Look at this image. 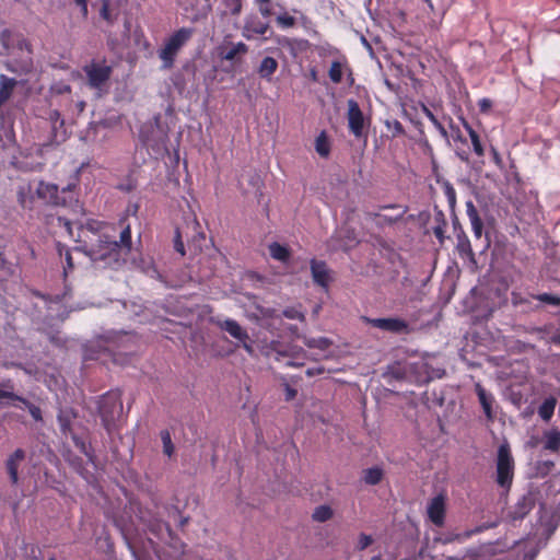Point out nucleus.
Instances as JSON below:
<instances>
[{
    "label": "nucleus",
    "instance_id": "obj_37",
    "mask_svg": "<svg viewBox=\"0 0 560 560\" xmlns=\"http://www.w3.org/2000/svg\"><path fill=\"white\" fill-rule=\"evenodd\" d=\"M160 435L163 444V453L171 457L175 452V446L172 442L171 434L167 430H163L161 431Z\"/></svg>",
    "mask_w": 560,
    "mask_h": 560
},
{
    "label": "nucleus",
    "instance_id": "obj_27",
    "mask_svg": "<svg viewBox=\"0 0 560 560\" xmlns=\"http://www.w3.org/2000/svg\"><path fill=\"white\" fill-rule=\"evenodd\" d=\"M545 448L551 452L560 450V432L556 429L549 430L545 433Z\"/></svg>",
    "mask_w": 560,
    "mask_h": 560
},
{
    "label": "nucleus",
    "instance_id": "obj_43",
    "mask_svg": "<svg viewBox=\"0 0 560 560\" xmlns=\"http://www.w3.org/2000/svg\"><path fill=\"white\" fill-rule=\"evenodd\" d=\"M535 299L549 305L560 306V296L552 295L550 293L538 294Z\"/></svg>",
    "mask_w": 560,
    "mask_h": 560
},
{
    "label": "nucleus",
    "instance_id": "obj_1",
    "mask_svg": "<svg viewBox=\"0 0 560 560\" xmlns=\"http://www.w3.org/2000/svg\"><path fill=\"white\" fill-rule=\"evenodd\" d=\"M75 187L74 183H70L59 190L56 184L43 179L30 180L18 186L16 198L25 210H34L37 202L51 207H70L78 202Z\"/></svg>",
    "mask_w": 560,
    "mask_h": 560
},
{
    "label": "nucleus",
    "instance_id": "obj_29",
    "mask_svg": "<svg viewBox=\"0 0 560 560\" xmlns=\"http://www.w3.org/2000/svg\"><path fill=\"white\" fill-rule=\"evenodd\" d=\"M383 478V470L378 467H371L363 470V481L366 485L375 486L381 482Z\"/></svg>",
    "mask_w": 560,
    "mask_h": 560
},
{
    "label": "nucleus",
    "instance_id": "obj_55",
    "mask_svg": "<svg viewBox=\"0 0 560 560\" xmlns=\"http://www.w3.org/2000/svg\"><path fill=\"white\" fill-rule=\"evenodd\" d=\"M62 119L61 114L57 109H51L48 113V121L50 125L56 124L58 120Z\"/></svg>",
    "mask_w": 560,
    "mask_h": 560
},
{
    "label": "nucleus",
    "instance_id": "obj_47",
    "mask_svg": "<svg viewBox=\"0 0 560 560\" xmlns=\"http://www.w3.org/2000/svg\"><path fill=\"white\" fill-rule=\"evenodd\" d=\"M163 529L166 530L168 533V535H171V527L165 522L158 521L154 524L150 525V530L153 534H155L156 536H159L162 533Z\"/></svg>",
    "mask_w": 560,
    "mask_h": 560
},
{
    "label": "nucleus",
    "instance_id": "obj_51",
    "mask_svg": "<svg viewBox=\"0 0 560 560\" xmlns=\"http://www.w3.org/2000/svg\"><path fill=\"white\" fill-rule=\"evenodd\" d=\"M372 544V538L369 535L361 534L359 537L358 548L364 550Z\"/></svg>",
    "mask_w": 560,
    "mask_h": 560
},
{
    "label": "nucleus",
    "instance_id": "obj_63",
    "mask_svg": "<svg viewBox=\"0 0 560 560\" xmlns=\"http://www.w3.org/2000/svg\"><path fill=\"white\" fill-rule=\"evenodd\" d=\"M456 154L463 162L469 161V153L467 151H457Z\"/></svg>",
    "mask_w": 560,
    "mask_h": 560
},
{
    "label": "nucleus",
    "instance_id": "obj_3",
    "mask_svg": "<svg viewBox=\"0 0 560 560\" xmlns=\"http://www.w3.org/2000/svg\"><path fill=\"white\" fill-rule=\"evenodd\" d=\"M132 248L131 229L127 224L120 232L119 241L109 240L108 236H100L97 244L89 249V256L93 261H103L108 266L118 265L130 254Z\"/></svg>",
    "mask_w": 560,
    "mask_h": 560
},
{
    "label": "nucleus",
    "instance_id": "obj_7",
    "mask_svg": "<svg viewBox=\"0 0 560 560\" xmlns=\"http://www.w3.org/2000/svg\"><path fill=\"white\" fill-rule=\"evenodd\" d=\"M362 320L375 328H378L384 331H388L392 334H409L410 327L407 320L398 317H387V318H370L366 316L362 317Z\"/></svg>",
    "mask_w": 560,
    "mask_h": 560
},
{
    "label": "nucleus",
    "instance_id": "obj_28",
    "mask_svg": "<svg viewBox=\"0 0 560 560\" xmlns=\"http://www.w3.org/2000/svg\"><path fill=\"white\" fill-rule=\"evenodd\" d=\"M269 253L273 259L282 262L287 261L290 258L289 249L277 242H273L269 245Z\"/></svg>",
    "mask_w": 560,
    "mask_h": 560
},
{
    "label": "nucleus",
    "instance_id": "obj_16",
    "mask_svg": "<svg viewBox=\"0 0 560 560\" xmlns=\"http://www.w3.org/2000/svg\"><path fill=\"white\" fill-rule=\"evenodd\" d=\"M248 52V46L243 42H238L236 44L223 45L219 48V57L222 60L233 61L236 60L238 56H244Z\"/></svg>",
    "mask_w": 560,
    "mask_h": 560
},
{
    "label": "nucleus",
    "instance_id": "obj_57",
    "mask_svg": "<svg viewBox=\"0 0 560 560\" xmlns=\"http://www.w3.org/2000/svg\"><path fill=\"white\" fill-rule=\"evenodd\" d=\"M107 46L110 50H116L118 47V40L112 33L107 35Z\"/></svg>",
    "mask_w": 560,
    "mask_h": 560
},
{
    "label": "nucleus",
    "instance_id": "obj_32",
    "mask_svg": "<svg viewBox=\"0 0 560 560\" xmlns=\"http://www.w3.org/2000/svg\"><path fill=\"white\" fill-rule=\"evenodd\" d=\"M345 63L340 60H334L328 71L331 82L338 84L342 81Z\"/></svg>",
    "mask_w": 560,
    "mask_h": 560
},
{
    "label": "nucleus",
    "instance_id": "obj_49",
    "mask_svg": "<svg viewBox=\"0 0 560 560\" xmlns=\"http://www.w3.org/2000/svg\"><path fill=\"white\" fill-rule=\"evenodd\" d=\"M466 213H467L469 221L480 218L478 210L471 200L466 202Z\"/></svg>",
    "mask_w": 560,
    "mask_h": 560
},
{
    "label": "nucleus",
    "instance_id": "obj_22",
    "mask_svg": "<svg viewBox=\"0 0 560 560\" xmlns=\"http://www.w3.org/2000/svg\"><path fill=\"white\" fill-rule=\"evenodd\" d=\"M69 138V132L65 127V119L58 120L56 124L50 125V144H61Z\"/></svg>",
    "mask_w": 560,
    "mask_h": 560
},
{
    "label": "nucleus",
    "instance_id": "obj_5",
    "mask_svg": "<svg viewBox=\"0 0 560 560\" xmlns=\"http://www.w3.org/2000/svg\"><path fill=\"white\" fill-rule=\"evenodd\" d=\"M195 31L192 27H182L175 31L159 50L163 69H171L174 66L178 51L190 40Z\"/></svg>",
    "mask_w": 560,
    "mask_h": 560
},
{
    "label": "nucleus",
    "instance_id": "obj_36",
    "mask_svg": "<svg viewBox=\"0 0 560 560\" xmlns=\"http://www.w3.org/2000/svg\"><path fill=\"white\" fill-rule=\"evenodd\" d=\"M11 399L13 401L23 400L22 396L13 393V385L10 381L4 382L0 386V399Z\"/></svg>",
    "mask_w": 560,
    "mask_h": 560
},
{
    "label": "nucleus",
    "instance_id": "obj_13",
    "mask_svg": "<svg viewBox=\"0 0 560 560\" xmlns=\"http://www.w3.org/2000/svg\"><path fill=\"white\" fill-rule=\"evenodd\" d=\"M310 267L313 282L325 291H328L332 277L331 270L328 268L327 264L323 260L313 258L310 261Z\"/></svg>",
    "mask_w": 560,
    "mask_h": 560
},
{
    "label": "nucleus",
    "instance_id": "obj_17",
    "mask_svg": "<svg viewBox=\"0 0 560 560\" xmlns=\"http://www.w3.org/2000/svg\"><path fill=\"white\" fill-rule=\"evenodd\" d=\"M25 458V452L22 448H18L13 452L12 455L5 462V468L10 476V480L12 485H18L19 482V466L21 462Z\"/></svg>",
    "mask_w": 560,
    "mask_h": 560
},
{
    "label": "nucleus",
    "instance_id": "obj_41",
    "mask_svg": "<svg viewBox=\"0 0 560 560\" xmlns=\"http://www.w3.org/2000/svg\"><path fill=\"white\" fill-rule=\"evenodd\" d=\"M424 114L425 116L429 118V120L433 124V126L438 129V131L440 132V135L443 137V138H447V130L445 129V127L439 121V119L434 116V114L428 109L427 107H424Z\"/></svg>",
    "mask_w": 560,
    "mask_h": 560
},
{
    "label": "nucleus",
    "instance_id": "obj_25",
    "mask_svg": "<svg viewBox=\"0 0 560 560\" xmlns=\"http://www.w3.org/2000/svg\"><path fill=\"white\" fill-rule=\"evenodd\" d=\"M75 418V415L72 409H60L57 416V420L60 427V430L63 434H67L71 430L72 420Z\"/></svg>",
    "mask_w": 560,
    "mask_h": 560
},
{
    "label": "nucleus",
    "instance_id": "obj_30",
    "mask_svg": "<svg viewBox=\"0 0 560 560\" xmlns=\"http://www.w3.org/2000/svg\"><path fill=\"white\" fill-rule=\"evenodd\" d=\"M315 150L322 158H328L330 153V143L325 131H322L315 140Z\"/></svg>",
    "mask_w": 560,
    "mask_h": 560
},
{
    "label": "nucleus",
    "instance_id": "obj_4",
    "mask_svg": "<svg viewBox=\"0 0 560 560\" xmlns=\"http://www.w3.org/2000/svg\"><path fill=\"white\" fill-rule=\"evenodd\" d=\"M98 415L108 433L116 429V422L122 416L121 392L114 389L105 393L98 399Z\"/></svg>",
    "mask_w": 560,
    "mask_h": 560
},
{
    "label": "nucleus",
    "instance_id": "obj_50",
    "mask_svg": "<svg viewBox=\"0 0 560 560\" xmlns=\"http://www.w3.org/2000/svg\"><path fill=\"white\" fill-rule=\"evenodd\" d=\"M128 338V336L126 334L124 335H117L115 336V338H107L105 340L106 342V349L107 350H113L116 346V342L119 340V341H122L124 339Z\"/></svg>",
    "mask_w": 560,
    "mask_h": 560
},
{
    "label": "nucleus",
    "instance_id": "obj_9",
    "mask_svg": "<svg viewBox=\"0 0 560 560\" xmlns=\"http://www.w3.org/2000/svg\"><path fill=\"white\" fill-rule=\"evenodd\" d=\"M270 19L258 18L255 14H250L246 16L244 21V26L242 31V35L250 40L257 36H265L267 33H272L270 26Z\"/></svg>",
    "mask_w": 560,
    "mask_h": 560
},
{
    "label": "nucleus",
    "instance_id": "obj_2",
    "mask_svg": "<svg viewBox=\"0 0 560 560\" xmlns=\"http://www.w3.org/2000/svg\"><path fill=\"white\" fill-rule=\"evenodd\" d=\"M254 4L264 19L275 16L276 24L281 30H289L300 25L308 34H317L313 21L299 9L293 8L289 12L283 5L276 4L272 0H254Z\"/></svg>",
    "mask_w": 560,
    "mask_h": 560
},
{
    "label": "nucleus",
    "instance_id": "obj_19",
    "mask_svg": "<svg viewBox=\"0 0 560 560\" xmlns=\"http://www.w3.org/2000/svg\"><path fill=\"white\" fill-rule=\"evenodd\" d=\"M218 326L240 341L249 340L247 331L234 319L218 322Z\"/></svg>",
    "mask_w": 560,
    "mask_h": 560
},
{
    "label": "nucleus",
    "instance_id": "obj_10",
    "mask_svg": "<svg viewBox=\"0 0 560 560\" xmlns=\"http://www.w3.org/2000/svg\"><path fill=\"white\" fill-rule=\"evenodd\" d=\"M18 49L20 51H26V56H23L20 60H9L5 62V68L16 74H27L33 69L32 50L31 45L26 39L18 40Z\"/></svg>",
    "mask_w": 560,
    "mask_h": 560
},
{
    "label": "nucleus",
    "instance_id": "obj_45",
    "mask_svg": "<svg viewBox=\"0 0 560 560\" xmlns=\"http://www.w3.org/2000/svg\"><path fill=\"white\" fill-rule=\"evenodd\" d=\"M174 249L177 253H179L182 256L185 255V246H184V242L182 240V231L178 228L175 230Z\"/></svg>",
    "mask_w": 560,
    "mask_h": 560
},
{
    "label": "nucleus",
    "instance_id": "obj_8",
    "mask_svg": "<svg viewBox=\"0 0 560 560\" xmlns=\"http://www.w3.org/2000/svg\"><path fill=\"white\" fill-rule=\"evenodd\" d=\"M537 501V492L533 489L527 490L522 494L516 503L509 511L508 517L512 522L522 521L534 509Z\"/></svg>",
    "mask_w": 560,
    "mask_h": 560
},
{
    "label": "nucleus",
    "instance_id": "obj_56",
    "mask_svg": "<svg viewBox=\"0 0 560 560\" xmlns=\"http://www.w3.org/2000/svg\"><path fill=\"white\" fill-rule=\"evenodd\" d=\"M75 445L83 452L90 459H92V455L88 452L86 445L79 438H73Z\"/></svg>",
    "mask_w": 560,
    "mask_h": 560
},
{
    "label": "nucleus",
    "instance_id": "obj_35",
    "mask_svg": "<svg viewBox=\"0 0 560 560\" xmlns=\"http://www.w3.org/2000/svg\"><path fill=\"white\" fill-rule=\"evenodd\" d=\"M332 510L328 505H319L313 512V520L316 522H326L332 517Z\"/></svg>",
    "mask_w": 560,
    "mask_h": 560
},
{
    "label": "nucleus",
    "instance_id": "obj_15",
    "mask_svg": "<svg viewBox=\"0 0 560 560\" xmlns=\"http://www.w3.org/2000/svg\"><path fill=\"white\" fill-rule=\"evenodd\" d=\"M475 392L478 396L479 402L483 409V412L489 421L494 419V413L492 410V406L494 402V397L491 393L487 392L486 388L480 384H475Z\"/></svg>",
    "mask_w": 560,
    "mask_h": 560
},
{
    "label": "nucleus",
    "instance_id": "obj_33",
    "mask_svg": "<svg viewBox=\"0 0 560 560\" xmlns=\"http://www.w3.org/2000/svg\"><path fill=\"white\" fill-rule=\"evenodd\" d=\"M457 249L462 256L463 255L470 256V257L474 256L470 241L468 240V237L466 236L464 231H460V233H458V235H457Z\"/></svg>",
    "mask_w": 560,
    "mask_h": 560
},
{
    "label": "nucleus",
    "instance_id": "obj_61",
    "mask_svg": "<svg viewBox=\"0 0 560 560\" xmlns=\"http://www.w3.org/2000/svg\"><path fill=\"white\" fill-rule=\"evenodd\" d=\"M491 152H492L494 163L500 166L502 164V159H501L499 152L494 148L491 149Z\"/></svg>",
    "mask_w": 560,
    "mask_h": 560
},
{
    "label": "nucleus",
    "instance_id": "obj_34",
    "mask_svg": "<svg viewBox=\"0 0 560 560\" xmlns=\"http://www.w3.org/2000/svg\"><path fill=\"white\" fill-rule=\"evenodd\" d=\"M555 407H556L555 399L549 398V399L544 400V402L538 408L539 417L545 421L550 420L551 417L553 416Z\"/></svg>",
    "mask_w": 560,
    "mask_h": 560
},
{
    "label": "nucleus",
    "instance_id": "obj_64",
    "mask_svg": "<svg viewBox=\"0 0 560 560\" xmlns=\"http://www.w3.org/2000/svg\"><path fill=\"white\" fill-rule=\"evenodd\" d=\"M65 259H66L68 269H72L73 262H72V257H71V254L69 250L66 252Z\"/></svg>",
    "mask_w": 560,
    "mask_h": 560
},
{
    "label": "nucleus",
    "instance_id": "obj_11",
    "mask_svg": "<svg viewBox=\"0 0 560 560\" xmlns=\"http://www.w3.org/2000/svg\"><path fill=\"white\" fill-rule=\"evenodd\" d=\"M348 105V113H347V119H348V127L350 132L355 138H361L364 135V126H365V119L363 116V113L358 104V102L353 98H350L347 101Z\"/></svg>",
    "mask_w": 560,
    "mask_h": 560
},
{
    "label": "nucleus",
    "instance_id": "obj_52",
    "mask_svg": "<svg viewBox=\"0 0 560 560\" xmlns=\"http://www.w3.org/2000/svg\"><path fill=\"white\" fill-rule=\"evenodd\" d=\"M478 106L481 113H488L492 107V101L490 98L483 97L479 100Z\"/></svg>",
    "mask_w": 560,
    "mask_h": 560
},
{
    "label": "nucleus",
    "instance_id": "obj_39",
    "mask_svg": "<svg viewBox=\"0 0 560 560\" xmlns=\"http://www.w3.org/2000/svg\"><path fill=\"white\" fill-rule=\"evenodd\" d=\"M18 401L21 402L25 408H27L28 412L31 413L32 418L35 421H42L43 420L42 410H40V408L38 406L30 402L25 398H23V400H18Z\"/></svg>",
    "mask_w": 560,
    "mask_h": 560
},
{
    "label": "nucleus",
    "instance_id": "obj_59",
    "mask_svg": "<svg viewBox=\"0 0 560 560\" xmlns=\"http://www.w3.org/2000/svg\"><path fill=\"white\" fill-rule=\"evenodd\" d=\"M78 5L81 8V12L83 18L88 16V2L86 0H74Z\"/></svg>",
    "mask_w": 560,
    "mask_h": 560
},
{
    "label": "nucleus",
    "instance_id": "obj_24",
    "mask_svg": "<svg viewBox=\"0 0 560 560\" xmlns=\"http://www.w3.org/2000/svg\"><path fill=\"white\" fill-rule=\"evenodd\" d=\"M278 69V61L273 57H265L258 68V73L262 79L270 80L271 75Z\"/></svg>",
    "mask_w": 560,
    "mask_h": 560
},
{
    "label": "nucleus",
    "instance_id": "obj_42",
    "mask_svg": "<svg viewBox=\"0 0 560 560\" xmlns=\"http://www.w3.org/2000/svg\"><path fill=\"white\" fill-rule=\"evenodd\" d=\"M226 11L232 15H238L242 11V0H223Z\"/></svg>",
    "mask_w": 560,
    "mask_h": 560
},
{
    "label": "nucleus",
    "instance_id": "obj_26",
    "mask_svg": "<svg viewBox=\"0 0 560 560\" xmlns=\"http://www.w3.org/2000/svg\"><path fill=\"white\" fill-rule=\"evenodd\" d=\"M460 120H462L464 128L467 130V132L470 137L475 153L478 156H482L485 154V150L480 142L478 133L472 129V127L469 125V122L465 118L462 117Z\"/></svg>",
    "mask_w": 560,
    "mask_h": 560
},
{
    "label": "nucleus",
    "instance_id": "obj_18",
    "mask_svg": "<svg viewBox=\"0 0 560 560\" xmlns=\"http://www.w3.org/2000/svg\"><path fill=\"white\" fill-rule=\"evenodd\" d=\"M18 83L16 79L0 74V116L3 115L2 107L11 98Z\"/></svg>",
    "mask_w": 560,
    "mask_h": 560
},
{
    "label": "nucleus",
    "instance_id": "obj_12",
    "mask_svg": "<svg viewBox=\"0 0 560 560\" xmlns=\"http://www.w3.org/2000/svg\"><path fill=\"white\" fill-rule=\"evenodd\" d=\"M90 86L101 89L110 78L112 67L92 62L84 67Z\"/></svg>",
    "mask_w": 560,
    "mask_h": 560
},
{
    "label": "nucleus",
    "instance_id": "obj_58",
    "mask_svg": "<svg viewBox=\"0 0 560 560\" xmlns=\"http://www.w3.org/2000/svg\"><path fill=\"white\" fill-rule=\"evenodd\" d=\"M451 129L453 131V139L455 141H460L463 143H466V139L462 136V132L458 127H454L453 125H451Z\"/></svg>",
    "mask_w": 560,
    "mask_h": 560
},
{
    "label": "nucleus",
    "instance_id": "obj_31",
    "mask_svg": "<svg viewBox=\"0 0 560 560\" xmlns=\"http://www.w3.org/2000/svg\"><path fill=\"white\" fill-rule=\"evenodd\" d=\"M520 330H522L525 334L535 335L537 339L539 340H546L547 336L550 334L551 326L545 325L542 327H536V326H524L521 327Z\"/></svg>",
    "mask_w": 560,
    "mask_h": 560
},
{
    "label": "nucleus",
    "instance_id": "obj_48",
    "mask_svg": "<svg viewBox=\"0 0 560 560\" xmlns=\"http://www.w3.org/2000/svg\"><path fill=\"white\" fill-rule=\"evenodd\" d=\"M471 230L476 238H480L482 236L483 223L480 218L474 219L470 221Z\"/></svg>",
    "mask_w": 560,
    "mask_h": 560
},
{
    "label": "nucleus",
    "instance_id": "obj_14",
    "mask_svg": "<svg viewBox=\"0 0 560 560\" xmlns=\"http://www.w3.org/2000/svg\"><path fill=\"white\" fill-rule=\"evenodd\" d=\"M429 520L438 527L443 526L445 520V501L442 495L434 497L428 504Z\"/></svg>",
    "mask_w": 560,
    "mask_h": 560
},
{
    "label": "nucleus",
    "instance_id": "obj_21",
    "mask_svg": "<svg viewBox=\"0 0 560 560\" xmlns=\"http://www.w3.org/2000/svg\"><path fill=\"white\" fill-rule=\"evenodd\" d=\"M100 16L108 26H113L119 18V10L113 7L110 0H101Z\"/></svg>",
    "mask_w": 560,
    "mask_h": 560
},
{
    "label": "nucleus",
    "instance_id": "obj_46",
    "mask_svg": "<svg viewBox=\"0 0 560 560\" xmlns=\"http://www.w3.org/2000/svg\"><path fill=\"white\" fill-rule=\"evenodd\" d=\"M283 316L289 319H298L303 322L305 319V316L302 312L298 311L294 307H288L282 312Z\"/></svg>",
    "mask_w": 560,
    "mask_h": 560
},
{
    "label": "nucleus",
    "instance_id": "obj_38",
    "mask_svg": "<svg viewBox=\"0 0 560 560\" xmlns=\"http://www.w3.org/2000/svg\"><path fill=\"white\" fill-rule=\"evenodd\" d=\"M186 229L194 232V235L191 236L192 242L200 246L199 243L206 238L205 233L200 231V223L194 219L191 222L187 223Z\"/></svg>",
    "mask_w": 560,
    "mask_h": 560
},
{
    "label": "nucleus",
    "instance_id": "obj_44",
    "mask_svg": "<svg viewBox=\"0 0 560 560\" xmlns=\"http://www.w3.org/2000/svg\"><path fill=\"white\" fill-rule=\"evenodd\" d=\"M443 191H444V195H445L450 206L454 207L456 203V191H455L453 185L448 182H445L443 184Z\"/></svg>",
    "mask_w": 560,
    "mask_h": 560
},
{
    "label": "nucleus",
    "instance_id": "obj_20",
    "mask_svg": "<svg viewBox=\"0 0 560 560\" xmlns=\"http://www.w3.org/2000/svg\"><path fill=\"white\" fill-rule=\"evenodd\" d=\"M302 349L295 351V348H283L279 341H271L268 346L267 354L273 357L276 361H280L282 358H295Z\"/></svg>",
    "mask_w": 560,
    "mask_h": 560
},
{
    "label": "nucleus",
    "instance_id": "obj_53",
    "mask_svg": "<svg viewBox=\"0 0 560 560\" xmlns=\"http://www.w3.org/2000/svg\"><path fill=\"white\" fill-rule=\"evenodd\" d=\"M446 222L443 220L441 224L433 228V233L439 238L440 242H443L444 238V228Z\"/></svg>",
    "mask_w": 560,
    "mask_h": 560
},
{
    "label": "nucleus",
    "instance_id": "obj_40",
    "mask_svg": "<svg viewBox=\"0 0 560 560\" xmlns=\"http://www.w3.org/2000/svg\"><path fill=\"white\" fill-rule=\"evenodd\" d=\"M305 345L308 348H317L320 350H326L330 346V341L327 338H310L305 340Z\"/></svg>",
    "mask_w": 560,
    "mask_h": 560
},
{
    "label": "nucleus",
    "instance_id": "obj_23",
    "mask_svg": "<svg viewBox=\"0 0 560 560\" xmlns=\"http://www.w3.org/2000/svg\"><path fill=\"white\" fill-rule=\"evenodd\" d=\"M24 39L20 36H14L11 31L3 30L0 33V43L7 55H12L14 49H18V40Z\"/></svg>",
    "mask_w": 560,
    "mask_h": 560
},
{
    "label": "nucleus",
    "instance_id": "obj_60",
    "mask_svg": "<svg viewBox=\"0 0 560 560\" xmlns=\"http://www.w3.org/2000/svg\"><path fill=\"white\" fill-rule=\"evenodd\" d=\"M49 340L50 342L57 345V346H62L63 345V341L61 339V337H59L58 335H49Z\"/></svg>",
    "mask_w": 560,
    "mask_h": 560
},
{
    "label": "nucleus",
    "instance_id": "obj_6",
    "mask_svg": "<svg viewBox=\"0 0 560 560\" xmlns=\"http://www.w3.org/2000/svg\"><path fill=\"white\" fill-rule=\"evenodd\" d=\"M497 483L506 492L510 491L514 477V459L508 444H501L497 456Z\"/></svg>",
    "mask_w": 560,
    "mask_h": 560
},
{
    "label": "nucleus",
    "instance_id": "obj_54",
    "mask_svg": "<svg viewBox=\"0 0 560 560\" xmlns=\"http://www.w3.org/2000/svg\"><path fill=\"white\" fill-rule=\"evenodd\" d=\"M284 392H285V400L287 401L293 400L298 394L296 389H294L287 383L284 384Z\"/></svg>",
    "mask_w": 560,
    "mask_h": 560
},
{
    "label": "nucleus",
    "instance_id": "obj_62",
    "mask_svg": "<svg viewBox=\"0 0 560 560\" xmlns=\"http://www.w3.org/2000/svg\"><path fill=\"white\" fill-rule=\"evenodd\" d=\"M323 372H324L323 368L307 369L306 370V375L307 376H314V375H317V374H322Z\"/></svg>",
    "mask_w": 560,
    "mask_h": 560
}]
</instances>
